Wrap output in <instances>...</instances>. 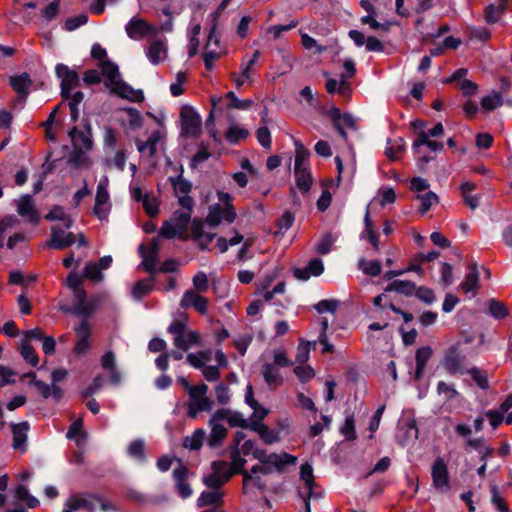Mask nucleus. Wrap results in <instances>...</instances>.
<instances>
[{"label": "nucleus", "mask_w": 512, "mask_h": 512, "mask_svg": "<svg viewBox=\"0 0 512 512\" xmlns=\"http://www.w3.org/2000/svg\"><path fill=\"white\" fill-rule=\"evenodd\" d=\"M154 288V278H146L135 283L132 289V296L136 300H141L145 295L149 294Z\"/></svg>", "instance_id": "c9c22d12"}, {"label": "nucleus", "mask_w": 512, "mask_h": 512, "mask_svg": "<svg viewBox=\"0 0 512 512\" xmlns=\"http://www.w3.org/2000/svg\"><path fill=\"white\" fill-rule=\"evenodd\" d=\"M295 220V216L290 211H285L278 222V230L275 234H284L288 229L291 228Z\"/></svg>", "instance_id": "338daca9"}, {"label": "nucleus", "mask_w": 512, "mask_h": 512, "mask_svg": "<svg viewBox=\"0 0 512 512\" xmlns=\"http://www.w3.org/2000/svg\"><path fill=\"white\" fill-rule=\"evenodd\" d=\"M126 33L131 39H140L148 33H152L155 29L148 25L142 19L132 18L125 27Z\"/></svg>", "instance_id": "2eb2a0df"}, {"label": "nucleus", "mask_w": 512, "mask_h": 512, "mask_svg": "<svg viewBox=\"0 0 512 512\" xmlns=\"http://www.w3.org/2000/svg\"><path fill=\"white\" fill-rule=\"evenodd\" d=\"M226 97L230 101V103L228 105L229 108L238 109V110H246L253 104V100H251V99L241 100L232 91L228 92Z\"/></svg>", "instance_id": "6e6d98bb"}, {"label": "nucleus", "mask_w": 512, "mask_h": 512, "mask_svg": "<svg viewBox=\"0 0 512 512\" xmlns=\"http://www.w3.org/2000/svg\"><path fill=\"white\" fill-rule=\"evenodd\" d=\"M111 210L110 195L108 189H104L102 186L96 190L95 205L93 208V214L99 220H106Z\"/></svg>", "instance_id": "9d476101"}, {"label": "nucleus", "mask_w": 512, "mask_h": 512, "mask_svg": "<svg viewBox=\"0 0 512 512\" xmlns=\"http://www.w3.org/2000/svg\"><path fill=\"white\" fill-rule=\"evenodd\" d=\"M84 277L94 282H100L103 280V274L97 263L89 262L84 268Z\"/></svg>", "instance_id": "5fc2aeb1"}, {"label": "nucleus", "mask_w": 512, "mask_h": 512, "mask_svg": "<svg viewBox=\"0 0 512 512\" xmlns=\"http://www.w3.org/2000/svg\"><path fill=\"white\" fill-rule=\"evenodd\" d=\"M295 145V163L294 168H307L306 164L308 162L310 152L304 147V145L299 140H294Z\"/></svg>", "instance_id": "ea45409f"}, {"label": "nucleus", "mask_w": 512, "mask_h": 512, "mask_svg": "<svg viewBox=\"0 0 512 512\" xmlns=\"http://www.w3.org/2000/svg\"><path fill=\"white\" fill-rule=\"evenodd\" d=\"M99 304V298L98 297H92L91 299L87 300L84 303L73 305L72 306V314L76 316H82L84 318L89 317L93 314L95 309L97 308ZM87 320V319H84Z\"/></svg>", "instance_id": "7c9ffc66"}, {"label": "nucleus", "mask_w": 512, "mask_h": 512, "mask_svg": "<svg viewBox=\"0 0 512 512\" xmlns=\"http://www.w3.org/2000/svg\"><path fill=\"white\" fill-rule=\"evenodd\" d=\"M139 254L143 258L139 267H142L146 272L150 274H155L158 270L156 268L158 255L155 252H148L144 245L139 246Z\"/></svg>", "instance_id": "c85d7f7f"}, {"label": "nucleus", "mask_w": 512, "mask_h": 512, "mask_svg": "<svg viewBox=\"0 0 512 512\" xmlns=\"http://www.w3.org/2000/svg\"><path fill=\"white\" fill-rule=\"evenodd\" d=\"M358 268L367 276L376 277L381 274L382 266L378 260H366L361 258L358 261Z\"/></svg>", "instance_id": "e433bc0d"}, {"label": "nucleus", "mask_w": 512, "mask_h": 512, "mask_svg": "<svg viewBox=\"0 0 512 512\" xmlns=\"http://www.w3.org/2000/svg\"><path fill=\"white\" fill-rule=\"evenodd\" d=\"M311 345H312V343L309 341H305L303 339L300 340L298 347H297L296 356H295V360L297 363L302 364V363H305L309 359ZM313 346L314 347L316 346V342H313Z\"/></svg>", "instance_id": "09e8293b"}, {"label": "nucleus", "mask_w": 512, "mask_h": 512, "mask_svg": "<svg viewBox=\"0 0 512 512\" xmlns=\"http://www.w3.org/2000/svg\"><path fill=\"white\" fill-rule=\"evenodd\" d=\"M190 219H191L190 212L175 211L169 220H171V222H173L178 228L185 231V229L187 228V226L190 222Z\"/></svg>", "instance_id": "052dcab7"}, {"label": "nucleus", "mask_w": 512, "mask_h": 512, "mask_svg": "<svg viewBox=\"0 0 512 512\" xmlns=\"http://www.w3.org/2000/svg\"><path fill=\"white\" fill-rule=\"evenodd\" d=\"M146 56L153 65L159 64L167 56V47L161 40L152 41L146 50Z\"/></svg>", "instance_id": "a211bd4d"}, {"label": "nucleus", "mask_w": 512, "mask_h": 512, "mask_svg": "<svg viewBox=\"0 0 512 512\" xmlns=\"http://www.w3.org/2000/svg\"><path fill=\"white\" fill-rule=\"evenodd\" d=\"M384 291L396 292L404 296H412L416 291V285L408 280H394L385 287Z\"/></svg>", "instance_id": "5701e85b"}, {"label": "nucleus", "mask_w": 512, "mask_h": 512, "mask_svg": "<svg viewBox=\"0 0 512 512\" xmlns=\"http://www.w3.org/2000/svg\"><path fill=\"white\" fill-rule=\"evenodd\" d=\"M110 90L117 94L119 97L128 99L132 102H141L144 100V95L142 90H135L129 84L124 82L123 80H119L113 85Z\"/></svg>", "instance_id": "ddd939ff"}, {"label": "nucleus", "mask_w": 512, "mask_h": 512, "mask_svg": "<svg viewBox=\"0 0 512 512\" xmlns=\"http://www.w3.org/2000/svg\"><path fill=\"white\" fill-rule=\"evenodd\" d=\"M128 454L131 457L137 458L140 461L145 460L144 442L140 439L134 440L128 447Z\"/></svg>", "instance_id": "680f3d73"}, {"label": "nucleus", "mask_w": 512, "mask_h": 512, "mask_svg": "<svg viewBox=\"0 0 512 512\" xmlns=\"http://www.w3.org/2000/svg\"><path fill=\"white\" fill-rule=\"evenodd\" d=\"M163 138L161 131L157 130L152 132L149 138L146 141H136L137 149L142 154H147L149 157H152L157 152V145Z\"/></svg>", "instance_id": "f3484780"}, {"label": "nucleus", "mask_w": 512, "mask_h": 512, "mask_svg": "<svg viewBox=\"0 0 512 512\" xmlns=\"http://www.w3.org/2000/svg\"><path fill=\"white\" fill-rule=\"evenodd\" d=\"M74 242L75 236L73 233L65 232L62 228L53 226L47 246L52 249H64L71 246Z\"/></svg>", "instance_id": "1a4fd4ad"}, {"label": "nucleus", "mask_w": 512, "mask_h": 512, "mask_svg": "<svg viewBox=\"0 0 512 512\" xmlns=\"http://www.w3.org/2000/svg\"><path fill=\"white\" fill-rule=\"evenodd\" d=\"M406 143L402 137H398L394 140H388L385 148L386 156L394 161L398 160L404 151Z\"/></svg>", "instance_id": "473e14b6"}, {"label": "nucleus", "mask_w": 512, "mask_h": 512, "mask_svg": "<svg viewBox=\"0 0 512 512\" xmlns=\"http://www.w3.org/2000/svg\"><path fill=\"white\" fill-rule=\"evenodd\" d=\"M211 470L226 483L235 474V471L231 468L230 463L225 461H213L211 463Z\"/></svg>", "instance_id": "4c0bfd02"}, {"label": "nucleus", "mask_w": 512, "mask_h": 512, "mask_svg": "<svg viewBox=\"0 0 512 512\" xmlns=\"http://www.w3.org/2000/svg\"><path fill=\"white\" fill-rule=\"evenodd\" d=\"M219 203L209 206L206 222L213 227L218 226L222 221L232 223L236 219V211L232 205V196L223 191L217 192Z\"/></svg>", "instance_id": "f03ea898"}, {"label": "nucleus", "mask_w": 512, "mask_h": 512, "mask_svg": "<svg viewBox=\"0 0 512 512\" xmlns=\"http://www.w3.org/2000/svg\"><path fill=\"white\" fill-rule=\"evenodd\" d=\"M213 408V402L206 395L190 401L188 404V416L196 418L199 412H210Z\"/></svg>", "instance_id": "393cba45"}, {"label": "nucleus", "mask_w": 512, "mask_h": 512, "mask_svg": "<svg viewBox=\"0 0 512 512\" xmlns=\"http://www.w3.org/2000/svg\"><path fill=\"white\" fill-rule=\"evenodd\" d=\"M247 136L248 131L245 128L239 126H231L226 133V139L233 144L238 143L239 141L245 139Z\"/></svg>", "instance_id": "4d7b16f0"}, {"label": "nucleus", "mask_w": 512, "mask_h": 512, "mask_svg": "<svg viewBox=\"0 0 512 512\" xmlns=\"http://www.w3.org/2000/svg\"><path fill=\"white\" fill-rule=\"evenodd\" d=\"M294 174L296 177L297 187L301 191L307 192L310 189V186L312 183L311 175H310L308 169L307 168H301V169L294 168Z\"/></svg>", "instance_id": "79ce46f5"}, {"label": "nucleus", "mask_w": 512, "mask_h": 512, "mask_svg": "<svg viewBox=\"0 0 512 512\" xmlns=\"http://www.w3.org/2000/svg\"><path fill=\"white\" fill-rule=\"evenodd\" d=\"M262 375L264 377L265 382L269 386L277 387L279 386L283 379L279 373L277 367L274 364L266 363L262 368Z\"/></svg>", "instance_id": "f704fd0d"}, {"label": "nucleus", "mask_w": 512, "mask_h": 512, "mask_svg": "<svg viewBox=\"0 0 512 512\" xmlns=\"http://www.w3.org/2000/svg\"><path fill=\"white\" fill-rule=\"evenodd\" d=\"M77 335V341L73 348V353L76 355H82L87 352L89 348V337L91 334V328L87 320H82L81 323L74 328Z\"/></svg>", "instance_id": "9b49d317"}, {"label": "nucleus", "mask_w": 512, "mask_h": 512, "mask_svg": "<svg viewBox=\"0 0 512 512\" xmlns=\"http://www.w3.org/2000/svg\"><path fill=\"white\" fill-rule=\"evenodd\" d=\"M147 215L154 217L159 212V203L154 196L146 194L143 201L141 202Z\"/></svg>", "instance_id": "0e129e2a"}, {"label": "nucleus", "mask_w": 512, "mask_h": 512, "mask_svg": "<svg viewBox=\"0 0 512 512\" xmlns=\"http://www.w3.org/2000/svg\"><path fill=\"white\" fill-rule=\"evenodd\" d=\"M336 241V237L331 233L324 235L317 243L316 251L319 254L326 255L330 252L332 245Z\"/></svg>", "instance_id": "e2e57ef3"}, {"label": "nucleus", "mask_w": 512, "mask_h": 512, "mask_svg": "<svg viewBox=\"0 0 512 512\" xmlns=\"http://www.w3.org/2000/svg\"><path fill=\"white\" fill-rule=\"evenodd\" d=\"M488 308L489 313L495 318V319H503L508 315V310L506 306L496 300V299H490L488 301Z\"/></svg>", "instance_id": "de8ad7c7"}, {"label": "nucleus", "mask_w": 512, "mask_h": 512, "mask_svg": "<svg viewBox=\"0 0 512 512\" xmlns=\"http://www.w3.org/2000/svg\"><path fill=\"white\" fill-rule=\"evenodd\" d=\"M503 11H504V8L502 5H498V6H495L493 4L488 5L484 11L485 21L488 24H494V23L498 22L501 15L503 14Z\"/></svg>", "instance_id": "864d4df0"}, {"label": "nucleus", "mask_w": 512, "mask_h": 512, "mask_svg": "<svg viewBox=\"0 0 512 512\" xmlns=\"http://www.w3.org/2000/svg\"><path fill=\"white\" fill-rule=\"evenodd\" d=\"M300 476L305 483L306 489V493L302 495L305 512H311L310 500L313 494V487L315 485L312 466L308 463L302 464L300 467Z\"/></svg>", "instance_id": "f8f14e48"}, {"label": "nucleus", "mask_w": 512, "mask_h": 512, "mask_svg": "<svg viewBox=\"0 0 512 512\" xmlns=\"http://www.w3.org/2000/svg\"><path fill=\"white\" fill-rule=\"evenodd\" d=\"M27 377L31 378L30 384L34 385L37 392L44 398H52L54 401H59L63 396V390L56 384H48L44 381L36 378L35 372H29L26 374Z\"/></svg>", "instance_id": "0eeeda50"}, {"label": "nucleus", "mask_w": 512, "mask_h": 512, "mask_svg": "<svg viewBox=\"0 0 512 512\" xmlns=\"http://www.w3.org/2000/svg\"><path fill=\"white\" fill-rule=\"evenodd\" d=\"M187 477L188 469L184 465H180L173 470V478L176 482L177 492L183 499L189 498L193 492L190 484L186 481Z\"/></svg>", "instance_id": "4468645a"}, {"label": "nucleus", "mask_w": 512, "mask_h": 512, "mask_svg": "<svg viewBox=\"0 0 512 512\" xmlns=\"http://www.w3.org/2000/svg\"><path fill=\"white\" fill-rule=\"evenodd\" d=\"M45 218L50 221H63L67 229L71 228L73 224L71 217L65 213L61 206L53 207L48 214H46Z\"/></svg>", "instance_id": "a19ab883"}, {"label": "nucleus", "mask_w": 512, "mask_h": 512, "mask_svg": "<svg viewBox=\"0 0 512 512\" xmlns=\"http://www.w3.org/2000/svg\"><path fill=\"white\" fill-rule=\"evenodd\" d=\"M346 440L353 441L356 439L355 424L353 415L346 417L344 424L340 429Z\"/></svg>", "instance_id": "69168bd1"}, {"label": "nucleus", "mask_w": 512, "mask_h": 512, "mask_svg": "<svg viewBox=\"0 0 512 512\" xmlns=\"http://www.w3.org/2000/svg\"><path fill=\"white\" fill-rule=\"evenodd\" d=\"M206 440V431L203 428L196 429L191 435L184 437L183 447L192 451L200 450Z\"/></svg>", "instance_id": "bb28decb"}, {"label": "nucleus", "mask_w": 512, "mask_h": 512, "mask_svg": "<svg viewBox=\"0 0 512 512\" xmlns=\"http://www.w3.org/2000/svg\"><path fill=\"white\" fill-rule=\"evenodd\" d=\"M433 485L441 492H447L450 489L448 469L443 458L438 457L432 466Z\"/></svg>", "instance_id": "423d86ee"}, {"label": "nucleus", "mask_w": 512, "mask_h": 512, "mask_svg": "<svg viewBox=\"0 0 512 512\" xmlns=\"http://www.w3.org/2000/svg\"><path fill=\"white\" fill-rule=\"evenodd\" d=\"M17 213L33 224L39 222V214L36 210L34 199L31 195L25 194L15 201Z\"/></svg>", "instance_id": "6e6552de"}, {"label": "nucleus", "mask_w": 512, "mask_h": 512, "mask_svg": "<svg viewBox=\"0 0 512 512\" xmlns=\"http://www.w3.org/2000/svg\"><path fill=\"white\" fill-rule=\"evenodd\" d=\"M69 136L71 138L73 148L84 150L92 149L93 142L90 133H85L81 130H78L77 127H73L69 131Z\"/></svg>", "instance_id": "412c9836"}, {"label": "nucleus", "mask_w": 512, "mask_h": 512, "mask_svg": "<svg viewBox=\"0 0 512 512\" xmlns=\"http://www.w3.org/2000/svg\"><path fill=\"white\" fill-rule=\"evenodd\" d=\"M209 490L202 491L197 499L198 507H206L211 505H221L223 503L224 492L221 489L208 488Z\"/></svg>", "instance_id": "dca6fc26"}, {"label": "nucleus", "mask_w": 512, "mask_h": 512, "mask_svg": "<svg viewBox=\"0 0 512 512\" xmlns=\"http://www.w3.org/2000/svg\"><path fill=\"white\" fill-rule=\"evenodd\" d=\"M55 72L61 79V96L68 99L71 90L79 85V75L75 70L62 63L56 65Z\"/></svg>", "instance_id": "39448f33"}, {"label": "nucleus", "mask_w": 512, "mask_h": 512, "mask_svg": "<svg viewBox=\"0 0 512 512\" xmlns=\"http://www.w3.org/2000/svg\"><path fill=\"white\" fill-rule=\"evenodd\" d=\"M251 429L259 434L265 444H274L280 439L276 431L269 429V427L263 423H251Z\"/></svg>", "instance_id": "c756f323"}, {"label": "nucleus", "mask_w": 512, "mask_h": 512, "mask_svg": "<svg viewBox=\"0 0 512 512\" xmlns=\"http://www.w3.org/2000/svg\"><path fill=\"white\" fill-rule=\"evenodd\" d=\"M13 433V447L14 449H24L27 441V433L29 431V423L23 421L18 424H11Z\"/></svg>", "instance_id": "aec40b11"}, {"label": "nucleus", "mask_w": 512, "mask_h": 512, "mask_svg": "<svg viewBox=\"0 0 512 512\" xmlns=\"http://www.w3.org/2000/svg\"><path fill=\"white\" fill-rule=\"evenodd\" d=\"M88 17L86 14H80L77 16L69 17L66 19L64 27L67 31H74L80 26L86 24Z\"/></svg>", "instance_id": "774afa93"}, {"label": "nucleus", "mask_w": 512, "mask_h": 512, "mask_svg": "<svg viewBox=\"0 0 512 512\" xmlns=\"http://www.w3.org/2000/svg\"><path fill=\"white\" fill-rule=\"evenodd\" d=\"M466 373L472 377L480 389L487 390L489 388L488 375L486 371L478 367H472L468 369Z\"/></svg>", "instance_id": "c03bdc74"}, {"label": "nucleus", "mask_w": 512, "mask_h": 512, "mask_svg": "<svg viewBox=\"0 0 512 512\" xmlns=\"http://www.w3.org/2000/svg\"><path fill=\"white\" fill-rule=\"evenodd\" d=\"M167 331L173 335V344L179 350L188 351L193 346L201 345L200 334L189 329L188 325L181 320H174Z\"/></svg>", "instance_id": "7ed1b4c3"}, {"label": "nucleus", "mask_w": 512, "mask_h": 512, "mask_svg": "<svg viewBox=\"0 0 512 512\" xmlns=\"http://www.w3.org/2000/svg\"><path fill=\"white\" fill-rule=\"evenodd\" d=\"M501 105H502V97H501V94L498 92H493L489 95H486L481 100L482 108L487 111H491Z\"/></svg>", "instance_id": "8fccbe9b"}, {"label": "nucleus", "mask_w": 512, "mask_h": 512, "mask_svg": "<svg viewBox=\"0 0 512 512\" xmlns=\"http://www.w3.org/2000/svg\"><path fill=\"white\" fill-rule=\"evenodd\" d=\"M15 497L19 501L26 502L30 508H34L39 505V500L36 497L30 495L28 489L23 485H19L16 488Z\"/></svg>", "instance_id": "49530a36"}, {"label": "nucleus", "mask_w": 512, "mask_h": 512, "mask_svg": "<svg viewBox=\"0 0 512 512\" xmlns=\"http://www.w3.org/2000/svg\"><path fill=\"white\" fill-rule=\"evenodd\" d=\"M20 353L30 365L36 366L38 364V356L35 349L28 342L22 343Z\"/></svg>", "instance_id": "bf43d9fd"}, {"label": "nucleus", "mask_w": 512, "mask_h": 512, "mask_svg": "<svg viewBox=\"0 0 512 512\" xmlns=\"http://www.w3.org/2000/svg\"><path fill=\"white\" fill-rule=\"evenodd\" d=\"M101 73L106 78L105 85L109 89L120 80V73L118 66L111 61H104L101 63Z\"/></svg>", "instance_id": "a878e982"}, {"label": "nucleus", "mask_w": 512, "mask_h": 512, "mask_svg": "<svg viewBox=\"0 0 512 512\" xmlns=\"http://www.w3.org/2000/svg\"><path fill=\"white\" fill-rule=\"evenodd\" d=\"M184 231L178 228L171 220H167L163 223L162 227L159 231V236L167 239H172L175 237H181Z\"/></svg>", "instance_id": "a18cd8bd"}, {"label": "nucleus", "mask_w": 512, "mask_h": 512, "mask_svg": "<svg viewBox=\"0 0 512 512\" xmlns=\"http://www.w3.org/2000/svg\"><path fill=\"white\" fill-rule=\"evenodd\" d=\"M171 182L177 196L189 195L192 185L188 180L184 179L182 176H178L171 178Z\"/></svg>", "instance_id": "603ef678"}, {"label": "nucleus", "mask_w": 512, "mask_h": 512, "mask_svg": "<svg viewBox=\"0 0 512 512\" xmlns=\"http://www.w3.org/2000/svg\"><path fill=\"white\" fill-rule=\"evenodd\" d=\"M444 367L451 374H464L468 370L464 367L461 357L455 352L445 357Z\"/></svg>", "instance_id": "2f4dec72"}, {"label": "nucleus", "mask_w": 512, "mask_h": 512, "mask_svg": "<svg viewBox=\"0 0 512 512\" xmlns=\"http://www.w3.org/2000/svg\"><path fill=\"white\" fill-rule=\"evenodd\" d=\"M422 145L427 146L433 152L442 151L444 149L443 143L430 140L429 137H426L425 131H419L417 133V138L412 144V149L414 153H419V148Z\"/></svg>", "instance_id": "cd10ccee"}, {"label": "nucleus", "mask_w": 512, "mask_h": 512, "mask_svg": "<svg viewBox=\"0 0 512 512\" xmlns=\"http://www.w3.org/2000/svg\"><path fill=\"white\" fill-rule=\"evenodd\" d=\"M491 503L499 512H509L508 505L505 502L500 490L495 484L490 485Z\"/></svg>", "instance_id": "37998d69"}, {"label": "nucleus", "mask_w": 512, "mask_h": 512, "mask_svg": "<svg viewBox=\"0 0 512 512\" xmlns=\"http://www.w3.org/2000/svg\"><path fill=\"white\" fill-rule=\"evenodd\" d=\"M328 116L330 117V119L332 120L333 122V126L334 128L338 131L339 135L343 138V139H347V133L345 132V130L343 129V125L341 123V119H342V114H341V111L339 108L337 107H333L332 109H330L328 111Z\"/></svg>", "instance_id": "3c124183"}, {"label": "nucleus", "mask_w": 512, "mask_h": 512, "mask_svg": "<svg viewBox=\"0 0 512 512\" xmlns=\"http://www.w3.org/2000/svg\"><path fill=\"white\" fill-rule=\"evenodd\" d=\"M31 84L32 80L28 73H22L21 75L10 78V85L23 99L28 96Z\"/></svg>", "instance_id": "4be33fe9"}, {"label": "nucleus", "mask_w": 512, "mask_h": 512, "mask_svg": "<svg viewBox=\"0 0 512 512\" xmlns=\"http://www.w3.org/2000/svg\"><path fill=\"white\" fill-rule=\"evenodd\" d=\"M181 135L184 137L196 138L202 132V120L196 110L185 105L180 111Z\"/></svg>", "instance_id": "20e7f679"}, {"label": "nucleus", "mask_w": 512, "mask_h": 512, "mask_svg": "<svg viewBox=\"0 0 512 512\" xmlns=\"http://www.w3.org/2000/svg\"><path fill=\"white\" fill-rule=\"evenodd\" d=\"M432 356V349L428 346L421 347L416 352L415 379L419 380L423 374L427 361Z\"/></svg>", "instance_id": "72a5a7b5"}, {"label": "nucleus", "mask_w": 512, "mask_h": 512, "mask_svg": "<svg viewBox=\"0 0 512 512\" xmlns=\"http://www.w3.org/2000/svg\"><path fill=\"white\" fill-rule=\"evenodd\" d=\"M469 273L464 281L460 284V288L466 292H476L479 288V271L476 263H471L468 267Z\"/></svg>", "instance_id": "6ab92c4d"}, {"label": "nucleus", "mask_w": 512, "mask_h": 512, "mask_svg": "<svg viewBox=\"0 0 512 512\" xmlns=\"http://www.w3.org/2000/svg\"><path fill=\"white\" fill-rule=\"evenodd\" d=\"M417 199L421 202V214H425L433 204L438 202V196L432 191H429L423 195H417Z\"/></svg>", "instance_id": "13d9d810"}, {"label": "nucleus", "mask_w": 512, "mask_h": 512, "mask_svg": "<svg viewBox=\"0 0 512 512\" xmlns=\"http://www.w3.org/2000/svg\"><path fill=\"white\" fill-rule=\"evenodd\" d=\"M84 149L73 148V153L68 159V163L76 169L89 168L91 165L89 157L85 154Z\"/></svg>", "instance_id": "58836bf2"}, {"label": "nucleus", "mask_w": 512, "mask_h": 512, "mask_svg": "<svg viewBox=\"0 0 512 512\" xmlns=\"http://www.w3.org/2000/svg\"><path fill=\"white\" fill-rule=\"evenodd\" d=\"M211 431L206 435L207 445L210 448L219 447L227 435V429L222 424H209Z\"/></svg>", "instance_id": "b1692460"}, {"label": "nucleus", "mask_w": 512, "mask_h": 512, "mask_svg": "<svg viewBox=\"0 0 512 512\" xmlns=\"http://www.w3.org/2000/svg\"><path fill=\"white\" fill-rule=\"evenodd\" d=\"M98 503L103 512H116V506L100 494L95 493H76L72 494L64 503L62 512H75L85 510L86 512H96L95 504Z\"/></svg>", "instance_id": "f257e3e1"}]
</instances>
